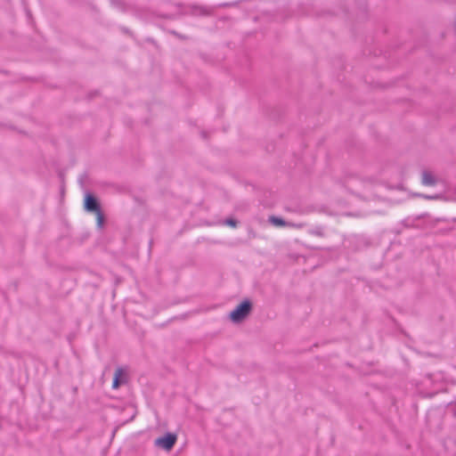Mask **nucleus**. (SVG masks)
<instances>
[{
  "label": "nucleus",
  "mask_w": 456,
  "mask_h": 456,
  "mask_svg": "<svg viewBox=\"0 0 456 456\" xmlns=\"http://www.w3.org/2000/svg\"><path fill=\"white\" fill-rule=\"evenodd\" d=\"M123 370L122 369L118 368L115 372V377L113 379L112 387L117 388L119 386V378L122 375Z\"/></svg>",
  "instance_id": "6"
},
{
  "label": "nucleus",
  "mask_w": 456,
  "mask_h": 456,
  "mask_svg": "<svg viewBox=\"0 0 456 456\" xmlns=\"http://www.w3.org/2000/svg\"><path fill=\"white\" fill-rule=\"evenodd\" d=\"M421 182L424 185L432 186L436 183V179L431 172L424 170Z\"/></svg>",
  "instance_id": "4"
},
{
  "label": "nucleus",
  "mask_w": 456,
  "mask_h": 456,
  "mask_svg": "<svg viewBox=\"0 0 456 456\" xmlns=\"http://www.w3.org/2000/svg\"><path fill=\"white\" fill-rule=\"evenodd\" d=\"M251 309V302L248 299H245L230 313V318L234 323H239L249 314Z\"/></svg>",
  "instance_id": "1"
},
{
  "label": "nucleus",
  "mask_w": 456,
  "mask_h": 456,
  "mask_svg": "<svg viewBox=\"0 0 456 456\" xmlns=\"http://www.w3.org/2000/svg\"><path fill=\"white\" fill-rule=\"evenodd\" d=\"M224 224H226V225L232 226V227H236L237 221L235 219H233V218H226L224 221Z\"/></svg>",
  "instance_id": "7"
},
{
  "label": "nucleus",
  "mask_w": 456,
  "mask_h": 456,
  "mask_svg": "<svg viewBox=\"0 0 456 456\" xmlns=\"http://www.w3.org/2000/svg\"><path fill=\"white\" fill-rule=\"evenodd\" d=\"M177 436L175 434L167 433L165 436L158 437L155 440V445L166 451H170L175 444Z\"/></svg>",
  "instance_id": "2"
},
{
  "label": "nucleus",
  "mask_w": 456,
  "mask_h": 456,
  "mask_svg": "<svg viewBox=\"0 0 456 456\" xmlns=\"http://www.w3.org/2000/svg\"><path fill=\"white\" fill-rule=\"evenodd\" d=\"M423 197L426 198V199H428V200H433V199H436L437 198L436 196H428V195H424Z\"/></svg>",
  "instance_id": "9"
},
{
  "label": "nucleus",
  "mask_w": 456,
  "mask_h": 456,
  "mask_svg": "<svg viewBox=\"0 0 456 456\" xmlns=\"http://www.w3.org/2000/svg\"><path fill=\"white\" fill-rule=\"evenodd\" d=\"M269 222L276 226H284L286 224V222L282 218L275 216H270Z\"/></svg>",
  "instance_id": "5"
},
{
  "label": "nucleus",
  "mask_w": 456,
  "mask_h": 456,
  "mask_svg": "<svg viewBox=\"0 0 456 456\" xmlns=\"http://www.w3.org/2000/svg\"><path fill=\"white\" fill-rule=\"evenodd\" d=\"M95 213L97 214V223H98V225L102 226V224L103 223V220H104L103 215H102L101 210L99 212H95Z\"/></svg>",
  "instance_id": "8"
},
{
  "label": "nucleus",
  "mask_w": 456,
  "mask_h": 456,
  "mask_svg": "<svg viewBox=\"0 0 456 456\" xmlns=\"http://www.w3.org/2000/svg\"><path fill=\"white\" fill-rule=\"evenodd\" d=\"M85 208L88 212H99L101 210L97 200L90 193L86 195Z\"/></svg>",
  "instance_id": "3"
}]
</instances>
